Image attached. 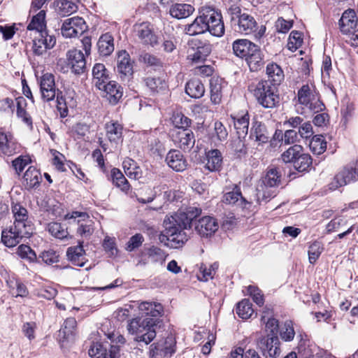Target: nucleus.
<instances>
[{
  "mask_svg": "<svg viewBox=\"0 0 358 358\" xmlns=\"http://www.w3.org/2000/svg\"><path fill=\"white\" fill-rule=\"evenodd\" d=\"M201 213V208L189 206L166 217L163 236L166 238L171 247L178 248L187 241L188 236L185 230L191 228L192 221Z\"/></svg>",
  "mask_w": 358,
  "mask_h": 358,
  "instance_id": "1",
  "label": "nucleus"
},
{
  "mask_svg": "<svg viewBox=\"0 0 358 358\" xmlns=\"http://www.w3.org/2000/svg\"><path fill=\"white\" fill-rule=\"evenodd\" d=\"M12 212L15 218L13 226L8 231L3 230L1 241L7 247H14L24 237H29L33 233V227L28 219V212L19 203L12 206Z\"/></svg>",
  "mask_w": 358,
  "mask_h": 358,
  "instance_id": "2",
  "label": "nucleus"
},
{
  "mask_svg": "<svg viewBox=\"0 0 358 358\" xmlns=\"http://www.w3.org/2000/svg\"><path fill=\"white\" fill-rule=\"evenodd\" d=\"M162 325V320L138 316L128 320L127 329L129 334L135 335L136 341L148 345L155 339L157 329Z\"/></svg>",
  "mask_w": 358,
  "mask_h": 358,
  "instance_id": "3",
  "label": "nucleus"
},
{
  "mask_svg": "<svg viewBox=\"0 0 358 358\" xmlns=\"http://www.w3.org/2000/svg\"><path fill=\"white\" fill-rule=\"evenodd\" d=\"M230 22L235 31L242 34H250L255 31L257 23L254 17L248 13L243 12L237 5H231L227 10Z\"/></svg>",
  "mask_w": 358,
  "mask_h": 358,
  "instance_id": "4",
  "label": "nucleus"
},
{
  "mask_svg": "<svg viewBox=\"0 0 358 358\" xmlns=\"http://www.w3.org/2000/svg\"><path fill=\"white\" fill-rule=\"evenodd\" d=\"M257 103L264 108H274L279 105L280 97L275 87L268 81L260 80L251 89Z\"/></svg>",
  "mask_w": 358,
  "mask_h": 358,
  "instance_id": "5",
  "label": "nucleus"
},
{
  "mask_svg": "<svg viewBox=\"0 0 358 358\" xmlns=\"http://www.w3.org/2000/svg\"><path fill=\"white\" fill-rule=\"evenodd\" d=\"M298 101L313 113H319L324 109V103L320 100L319 94L314 85L306 84L299 90Z\"/></svg>",
  "mask_w": 358,
  "mask_h": 358,
  "instance_id": "6",
  "label": "nucleus"
},
{
  "mask_svg": "<svg viewBox=\"0 0 358 358\" xmlns=\"http://www.w3.org/2000/svg\"><path fill=\"white\" fill-rule=\"evenodd\" d=\"M357 180H358V162L354 165L347 166L341 169L329 183V189L334 190Z\"/></svg>",
  "mask_w": 358,
  "mask_h": 358,
  "instance_id": "7",
  "label": "nucleus"
},
{
  "mask_svg": "<svg viewBox=\"0 0 358 358\" xmlns=\"http://www.w3.org/2000/svg\"><path fill=\"white\" fill-rule=\"evenodd\" d=\"M87 29V25L84 19L76 16L64 21L61 32L65 38H75L82 35Z\"/></svg>",
  "mask_w": 358,
  "mask_h": 358,
  "instance_id": "8",
  "label": "nucleus"
},
{
  "mask_svg": "<svg viewBox=\"0 0 358 358\" xmlns=\"http://www.w3.org/2000/svg\"><path fill=\"white\" fill-rule=\"evenodd\" d=\"M170 136L174 144L183 150H189L194 145V135L190 128H173Z\"/></svg>",
  "mask_w": 358,
  "mask_h": 358,
  "instance_id": "9",
  "label": "nucleus"
},
{
  "mask_svg": "<svg viewBox=\"0 0 358 358\" xmlns=\"http://www.w3.org/2000/svg\"><path fill=\"white\" fill-rule=\"evenodd\" d=\"M134 32L144 45L155 47L159 44V38L155 32L154 27L149 22L136 24L134 26Z\"/></svg>",
  "mask_w": 358,
  "mask_h": 358,
  "instance_id": "10",
  "label": "nucleus"
},
{
  "mask_svg": "<svg viewBox=\"0 0 358 358\" xmlns=\"http://www.w3.org/2000/svg\"><path fill=\"white\" fill-rule=\"evenodd\" d=\"M207 16V31L210 34L217 37H221L224 34V25L222 21V14L215 8L208 7Z\"/></svg>",
  "mask_w": 358,
  "mask_h": 358,
  "instance_id": "11",
  "label": "nucleus"
},
{
  "mask_svg": "<svg viewBox=\"0 0 358 358\" xmlns=\"http://www.w3.org/2000/svg\"><path fill=\"white\" fill-rule=\"evenodd\" d=\"M56 43L55 36L48 34V31H42L33 40L32 51L34 55L43 56L48 50L52 49Z\"/></svg>",
  "mask_w": 358,
  "mask_h": 358,
  "instance_id": "12",
  "label": "nucleus"
},
{
  "mask_svg": "<svg viewBox=\"0 0 358 358\" xmlns=\"http://www.w3.org/2000/svg\"><path fill=\"white\" fill-rule=\"evenodd\" d=\"M257 347L266 357H276L280 354L279 338L275 335L262 337L257 342Z\"/></svg>",
  "mask_w": 358,
  "mask_h": 358,
  "instance_id": "13",
  "label": "nucleus"
},
{
  "mask_svg": "<svg viewBox=\"0 0 358 358\" xmlns=\"http://www.w3.org/2000/svg\"><path fill=\"white\" fill-rule=\"evenodd\" d=\"M88 353L92 358H118L120 356L118 346L100 343H93Z\"/></svg>",
  "mask_w": 358,
  "mask_h": 358,
  "instance_id": "14",
  "label": "nucleus"
},
{
  "mask_svg": "<svg viewBox=\"0 0 358 358\" xmlns=\"http://www.w3.org/2000/svg\"><path fill=\"white\" fill-rule=\"evenodd\" d=\"M68 66L75 74H81L86 69V60L81 50L72 49L66 52Z\"/></svg>",
  "mask_w": 358,
  "mask_h": 358,
  "instance_id": "15",
  "label": "nucleus"
},
{
  "mask_svg": "<svg viewBox=\"0 0 358 358\" xmlns=\"http://www.w3.org/2000/svg\"><path fill=\"white\" fill-rule=\"evenodd\" d=\"M20 149V145L10 133L0 131V157H10L16 154Z\"/></svg>",
  "mask_w": 358,
  "mask_h": 358,
  "instance_id": "16",
  "label": "nucleus"
},
{
  "mask_svg": "<svg viewBox=\"0 0 358 358\" xmlns=\"http://www.w3.org/2000/svg\"><path fill=\"white\" fill-rule=\"evenodd\" d=\"M41 98L45 101H50L56 96L55 76L52 73L43 74L40 80Z\"/></svg>",
  "mask_w": 358,
  "mask_h": 358,
  "instance_id": "17",
  "label": "nucleus"
},
{
  "mask_svg": "<svg viewBox=\"0 0 358 358\" xmlns=\"http://www.w3.org/2000/svg\"><path fill=\"white\" fill-rule=\"evenodd\" d=\"M218 228V222L210 216H204L195 224V230L201 237L211 236L217 231Z\"/></svg>",
  "mask_w": 358,
  "mask_h": 358,
  "instance_id": "18",
  "label": "nucleus"
},
{
  "mask_svg": "<svg viewBox=\"0 0 358 358\" xmlns=\"http://www.w3.org/2000/svg\"><path fill=\"white\" fill-rule=\"evenodd\" d=\"M208 7H203L199 10V15L197 16L195 20L189 24H187L185 31V33L189 36H195L205 33L208 27L207 24V16L206 14L208 11Z\"/></svg>",
  "mask_w": 358,
  "mask_h": 358,
  "instance_id": "19",
  "label": "nucleus"
},
{
  "mask_svg": "<svg viewBox=\"0 0 358 358\" xmlns=\"http://www.w3.org/2000/svg\"><path fill=\"white\" fill-rule=\"evenodd\" d=\"M98 89L103 92V96L112 105L117 104L123 95L122 87L115 81L108 80Z\"/></svg>",
  "mask_w": 358,
  "mask_h": 358,
  "instance_id": "20",
  "label": "nucleus"
},
{
  "mask_svg": "<svg viewBox=\"0 0 358 358\" xmlns=\"http://www.w3.org/2000/svg\"><path fill=\"white\" fill-rule=\"evenodd\" d=\"M140 317L143 318H156L157 320H162L160 317L162 315L164 309L159 303L143 301L138 306Z\"/></svg>",
  "mask_w": 358,
  "mask_h": 358,
  "instance_id": "21",
  "label": "nucleus"
},
{
  "mask_svg": "<svg viewBox=\"0 0 358 358\" xmlns=\"http://www.w3.org/2000/svg\"><path fill=\"white\" fill-rule=\"evenodd\" d=\"M165 162L173 171L182 172L187 167V162L182 152L178 150H171L166 154Z\"/></svg>",
  "mask_w": 358,
  "mask_h": 358,
  "instance_id": "22",
  "label": "nucleus"
},
{
  "mask_svg": "<svg viewBox=\"0 0 358 358\" xmlns=\"http://www.w3.org/2000/svg\"><path fill=\"white\" fill-rule=\"evenodd\" d=\"M83 243V241H80L78 245L71 246L67 249L68 259L75 266H83L87 261Z\"/></svg>",
  "mask_w": 358,
  "mask_h": 358,
  "instance_id": "23",
  "label": "nucleus"
},
{
  "mask_svg": "<svg viewBox=\"0 0 358 358\" xmlns=\"http://www.w3.org/2000/svg\"><path fill=\"white\" fill-rule=\"evenodd\" d=\"M77 322L73 317L67 318L59 331V340L60 342H69L74 340L76 331Z\"/></svg>",
  "mask_w": 358,
  "mask_h": 358,
  "instance_id": "24",
  "label": "nucleus"
},
{
  "mask_svg": "<svg viewBox=\"0 0 358 358\" xmlns=\"http://www.w3.org/2000/svg\"><path fill=\"white\" fill-rule=\"evenodd\" d=\"M223 157L217 149H213L206 152L205 168L211 172L220 171L222 166Z\"/></svg>",
  "mask_w": 358,
  "mask_h": 358,
  "instance_id": "25",
  "label": "nucleus"
},
{
  "mask_svg": "<svg viewBox=\"0 0 358 358\" xmlns=\"http://www.w3.org/2000/svg\"><path fill=\"white\" fill-rule=\"evenodd\" d=\"M117 71L121 77L129 76L133 73V65L130 56L125 50H121L117 54Z\"/></svg>",
  "mask_w": 358,
  "mask_h": 358,
  "instance_id": "26",
  "label": "nucleus"
},
{
  "mask_svg": "<svg viewBox=\"0 0 358 358\" xmlns=\"http://www.w3.org/2000/svg\"><path fill=\"white\" fill-rule=\"evenodd\" d=\"M357 24V17L356 13L351 9L345 10L339 20L340 29L343 34L346 35L355 29Z\"/></svg>",
  "mask_w": 358,
  "mask_h": 358,
  "instance_id": "27",
  "label": "nucleus"
},
{
  "mask_svg": "<svg viewBox=\"0 0 358 358\" xmlns=\"http://www.w3.org/2000/svg\"><path fill=\"white\" fill-rule=\"evenodd\" d=\"M224 201L229 204H236L243 208H248L251 201L242 196L238 186L235 185L231 192H227L224 196Z\"/></svg>",
  "mask_w": 358,
  "mask_h": 358,
  "instance_id": "28",
  "label": "nucleus"
},
{
  "mask_svg": "<svg viewBox=\"0 0 358 358\" xmlns=\"http://www.w3.org/2000/svg\"><path fill=\"white\" fill-rule=\"evenodd\" d=\"M23 179L25 187L30 189L39 186L42 176L39 170L34 166H29L25 171Z\"/></svg>",
  "mask_w": 358,
  "mask_h": 358,
  "instance_id": "29",
  "label": "nucleus"
},
{
  "mask_svg": "<svg viewBox=\"0 0 358 358\" xmlns=\"http://www.w3.org/2000/svg\"><path fill=\"white\" fill-rule=\"evenodd\" d=\"M165 189V185H159L152 188L150 187H144L141 189L140 196H137V200L141 203H150Z\"/></svg>",
  "mask_w": 358,
  "mask_h": 358,
  "instance_id": "30",
  "label": "nucleus"
},
{
  "mask_svg": "<svg viewBox=\"0 0 358 358\" xmlns=\"http://www.w3.org/2000/svg\"><path fill=\"white\" fill-rule=\"evenodd\" d=\"M194 11V8L188 3H175L170 9V15L176 19H185L190 16Z\"/></svg>",
  "mask_w": 358,
  "mask_h": 358,
  "instance_id": "31",
  "label": "nucleus"
},
{
  "mask_svg": "<svg viewBox=\"0 0 358 358\" xmlns=\"http://www.w3.org/2000/svg\"><path fill=\"white\" fill-rule=\"evenodd\" d=\"M266 74L268 78L267 81H268L271 86L275 87V85H280L284 79V73L282 69L275 63L267 65Z\"/></svg>",
  "mask_w": 358,
  "mask_h": 358,
  "instance_id": "32",
  "label": "nucleus"
},
{
  "mask_svg": "<svg viewBox=\"0 0 358 358\" xmlns=\"http://www.w3.org/2000/svg\"><path fill=\"white\" fill-rule=\"evenodd\" d=\"M99 52L102 56H108L114 50V39L108 33L103 34L97 42Z\"/></svg>",
  "mask_w": 358,
  "mask_h": 358,
  "instance_id": "33",
  "label": "nucleus"
},
{
  "mask_svg": "<svg viewBox=\"0 0 358 358\" xmlns=\"http://www.w3.org/2000/svg\"><path fill=\"white\" fill-rule=\"evenodd\" d=\"M250 137L259 143L268 142L269 136L266 126L261 122H255L251 128Z\"/></svg>",
  "mask_w": 358,
  "mask_h": 358,
  "instance_id": "34",
  "label": "nucleus"
},
{
  "mask_svg": "<svg viewBox=\"0 0 358 358\" xmlns=\"http://www.w3.org/2000/svg\"><path fill=\"white\" fill-rule=\"evenodd\" d=\"M93 83L96 88L109 80L107 70L103 64L97 63L92 69Z\"/></svg>",
  "mask_w": 358,
  "mask_h": 358,
  "instance_id": "35",
  "label": "nucleus"
},
{
  "mask_svg": "<svg viewBox=\"0 0 358 358\" xmlns=\"http://www.w3.org/2000/svg\"><path fill=\"white\" fill-rule=\"evenodd\" d=\"M186 93L192 98L199 99L203 96L205 88L199 79H191L185 86Z\"/></svg>",
  "mask_w": 358,
  "mask_h": 358,
  "instance_id": "36",
  "label": "nucleus"
},
{
  "mask_svg": "<svg viewBox=\"0 0 358 358\" xmlns=\"http://www.w3.org/2000/svg\"><path fill=\"white\" fill-rule=\"evenodd\" d=\"M250 117L248 113L234 117V125L240 138H244L248 132Z\"/></svg>",
  "mask_w": 358,
  "mask_h": 358,
  "instance_id": "37",
  "label": "nucleus"
},
{
  "mask_svg": "<svg viewBox=\"0 0 358 358\" xmlns=\"http://www.w3.org/2000/svg\"><path fill=\"white\" fill-rule=\"evenodd\" d=\"M282 173L278 168L269 169L264 178H263V184L269 187H275L281 183Z\"/></svg>",
  "mask_w": 358,
  "mask_h": 358,
  "instance_id": "38",
  "label": "nucleus"
},
{
  "mask_svg": "<svg viewBox=\"0 0 358 358\" xmlns=\"http://www.w3.org/2000/svg\"><path fill=\"white\" fill-rule=\"evenodd\" d=\"M45 19V12L42 10L32 17L30 23L27 26V29L36 30L38 32V34H42V31H47Z\"/></svg>",
  "mask_w": 358,
  "mask_h": 358,
  "instance_id": "39",
  "label": "nucleus"
},
{
  "mask_svg": "<svg viewBox=\"0 0 358 358\" xmlns=\"http://www.w3.org/2000/svg\"><path fill=\"white\" fill-rule=\"evenodd\" d=\"M106 136L110 142L116 143L122 137V127L117 122L111 121L106 124Z\"/></svg>",
  "mask_w": 358,
  "mask_h": 358,
  "instance_id": "40",
  "label": "nucleus"
},
{
  "mask_svg": "<svg viewBox=\"0 0 358 358\" xmlns=\"http://www.w3.org/2000/svg\"><path fill=\"white\" fill-rule=\"evenodd\" d=\"M210 99L214 103H219L221 101L223 85L222 80L213 78L210 80Z\"/></svg>",
  "mask_w": 358,
  "mask_h": 358,
  "instance_id": "41",
  "label": "nucleus"
},
{
  "mask_svg": "<svg viewBox=\"0 0 358 358\" xmlns=\"http://www.w3.org/2000/svg\"><path fill=\"white\" fill-rule=\"evenodd\" d=\"M303 151L301 145L295 144L282 152L281 159L285 163L294 164Z\"/></svg>",
  "mask_w": 358,
  "mask_h": 358,
  "instance_id": "42",
  "label": "nucleus"
},
{
  "mask_svg": "<svg viewBox=\"0 0 358 358\" xmlns=\"http://www.w3.org/2000/svg\"><path fill=\"white\" fill-rule=\"evenodd\" d=\"M111 178L113 183L123 192H127L129 189V184L123 175V173L117 169L111 170Z\"/></svg>",
  "mask_w": 358,
  "mask_h": 358,
  "instance_id": "43",
  "label": "nucleus"
},
{
  "mask_svg": "<svg viewBox=\"0 0 358 358\" xmlns=\"http://www.w3.org/2000/svg\"><path fill=\"white\" fill-rule=\"evenodd\" d=\"M310 150L313 154H322L327 149V142L322 135L314 136L309 143Z\"/></svg>",
  "mask_w": 358,
  "mask_h": 358,
  "instance_id": "44",
  "label": "nucleus"
},
{
  "mask_svg": "<svg viewBox=\"0 0 358 358\" xmlns=\"http://www.w3.org/2000/svg\"><path fill=\"white\" fill-rule=\"evenodd\" d=\"M236 312L242 319H248L252 316L254 310L250 301L245 299L237 304Z\"/></svg>",
  "mask_w": 358,
  "mask_h": 358,
  "instance_id": "45",
  "label": "nucleus"
},
{
  "mask_svg": "<svg viewBox=\"0 0 358 358\" xmlns=\"http://www.w3.org/2000/svg\"><path fill=\"white\" fill-rule=\"evenodd\" d=\"M252 45V42L247 39L236 40L232 44L234 53L241 58L246 56L247 51Z\"/></svg>",
  "mask_w": 358,
  "mask_h": 358,
  "instance_id": "46",
  "label": "nucleus"
},
{
  "mask_svg": "<svg viewBox=\"0 0 358 358\" xmlns=\"http://www.w3.org/2000/svg\"><path fill=\"white\" fill-rule=\"evenodd\" d=\"M211 52V48L210 45H204L199 46L192 54H189L188 57L195 63L203 62L206 59V57L209 55Z\"/></svg>",
  "mask_w": 358,
  "mask_h": 358,
  "instance_id": "47",
  "label": "nucleus"
},
{
  "mask_svg": "<svg viewBox=\"0 0 358 358\" xmlns=\"http://www.w3.org/2000/svg\"><path fill=\"white\" fill-rule=\"evenodd\" d=\"M312 164V158L310 155L302 152L298 157L293 166L299 172L306 171Z\"/></svg>",
  "mask_w": 358,
  "mask_h": 358,
  "instance_id": "48",
  "label": "nucleus"
},
{
  "mask_svg": "<svg viewBox=\"0 0 358 358\" xmlns=\"http://www.w3.org/2000/svg\"><path fill=\"white\" fill-rule=\"evenodd\" d=\"M268 186L263 184L257 189L256 196L257 202L267 201L276 195L275 190L271 189Z\"/></svg>",
  "mask_w": 358,
  "mask_h": 358,
  "instance_id": "49",
  "label": "nucleus"
},
{
  "mask_svg": "<svg viewBox=\"0 0 358 358\" xmlns=\"http://www.w3.org/2000/svg\"><path fill=\"white\" fill-rule=\"evenodd\" d=\"M145 84L154 92H159L167 87L165 81L160 78L148 77L145 79Z\"/></svg>",
  "mask_w": 358,
  "mask_h": 358,
  "instance_id": "50",
  "label": "nucleus"
},
{
  "mask_svg": "<svg viewBox=\"0 0 358 358\" xmlns=\"http://www.w3.org/2000/svg\"><path fill=\"white\" fill-rule=\"evenodd\" d=\"M147 255L150 262L162 264L166 259L165 252L157 247L152 246L148 249Z\"/></svg>",
  "mask_w": 358,
  "mask_h": 358,
  "instance_id": "51",
  "label": "nucleus"
},
{
  "mask_svg": "<svg viewBox=\"0 0 358 358\" xmlns=\"http://www.w3.org/2000/svg\"><path fill=\"white\" fill-rule=\"evenodd\" d=\"M17 254L23 259L29 262H34L36 260V254L27 245L22 244L17 249Z\"/></svg>",
  "mask_w": 358,
  "mask_h": 358,
  "instance_id": "52",
  "label": "nucleus"
},
{
  "mask_svg": "<svg viewBox=\"0 0 358 358\" xmlns=\"http://www.w3.org/2000/svg\"><path fill=\"white\" fill-rule=\"evenodd\" d=\"M174 128L187 129L191 124V120L181 113H175L171 117Z\"/></svg>",
  "mask_w": 358,
  "mask_h": 358,
  "instance_id": "53",
  "label": "nucleus"
},
{
  "mask_svg": "<svg viewBox=\"0 0 358 358\" xmlns=\"http://www.w3.org/2000/svg\"><path fill=\"white\" fill-rule=\"evenodd\" d=\"M323 249L322 243L319 241H315L309 246L308 259L310 264H313L316 262Z\"/></svg>",
  "mask_w": 358,
  "mask_h": 358,
  "instance_id": "54",
  "label": "nucleus"
},
{
  "mask_svg": "<svg viewBox=\"0 0 358 358\" xmlns=\"http://www.w3.org/2000/svg\"><path fill=\"white\" fill-rule=\"evenodd\" d=\"M246 61L251 71H257L264 65V58L261 50L251 55Z\"/></svg>",
  "mask_w": 358,
  "mask_h": 358,
  "instance_id": "55",
  "label": "nucleus"
},
{
  "mask_svg": "<svg viewBox=\"0 0 358 358\" xmlns=\"http://www.w3.org/2000/svg\"><path fill=\"white\" fill-rule=\"evenodd\" d=\"M49 232L55 238L64 239L67 237L69 233L66 229L58 222H52L48 224Z\"/></svg>",
  "mask_w": 358,
  "mask_h": 358,
  "instance_id": "56",
  "label": "nucleus"
},
{
  "mask_svg": "<svg viewBox=\"0 0 358 358\" xmlns=\"http://www.w3.org/2000/svg\"><path fill=\"white\" fill-rule=\"evenodd\" d=\"M280 336L285 341H291L294 339L295 331L292 321H286L280 331Z\"/></svg>",
  "mask_w": 358,
  "mask_h": 358,
  "instance_id": "57",
  "label": "nucleus"
},
{
  "mask_svg": "<svg viewBox=\"0 0 358 358\" xmlns=\"http://www.w3.org/2000/svg\"><path fill=\"white\" fill-rule=\"evenodd\" d=\"M301 43L302 38L301 33L296 31H292L289 37L288 48L292 51L296 50L301 46Z\"/></svg>",
  "mask_w": 358,
  "mask_h": 358,
  "instance_id": "58",
  "label": "nucleus"
},
{
  "mask_svg": "<svg viewBox=\"0 0 358 358\" xmlns=\"http://www.w3.org/2000/svg\"><path fill=\"white\" fill-rule=\"evenodd\" d=\"M347 223L345 219L341 217H336L331 220L326 227V230L328 234L339 230L342 227L345 226Z\"/></svg>",
  "mask_w": 358,
  "mask_h": 358,
  "instance_id": "59",
  "label": "nucleus"
},
{
  "mask_svg": "<svg viewBox=\"0 0 358 358\" xmlns=\"http://www.w3.org/2000/svg\"><path fill=\"white\" fill-rule=\"evenodd\" d=\"M248 292L250 296H252L254 302H255L259 306H263L264 303V295L258 287L250 285L248 287Z\"/></svg>",
  "mask_w": 358,
  "mask_h": 358,
  "instance_id": "60",
  "label": "nucleus"
},
{
  "mask_svg": "<svg viewBox=\"0 0 358 358\" xmlns=\"http://www.w3.org/2000/svg\"><path fill=\"white\" fill-rule=\"evenodd\" d=\"M31 162L28 156H20L12 162L13 166L18 175L24 170V167Z\"/></svg>",
  "mask_w": 358,
  "mask_h": 358,
  "instance_id": "61",
  "label": "nucleus"
},
{
  "mask_svg": "<svg viewBox=\"0 0 358 358\" xmlns=\"http://www.w3.org/2000/svg\"><path fill=\"white\" fill-rule=\"evenodd\" d=\"M59 10L63 15H70L71 14L76 12L78 10V6L71 1L65 0L61 3Z\"/></svg>",
  "mask_w": 358,
  "mask_h": 358,
  "instance_id": "62",
  "label": "nucleus"
},
{
  "mask_svg": "<svg viewBox=\"0 0 358 358\" xmlns=\"http://www.w3.org/2000/svg\"><path fill=\"white\" fill-rule=\"evenodd\" d=\"M94 232V227L91 220L79 224L77 234L83 237H90Z\"/></svg>",
  "mask_w": 358,
  "mask_h": 358,
  "instance_id": "63",
  "label": "nucleus"
},
{
  "mask_svg": "<svg viewBox=\"0 0 358 358\" xmlns=\"http://www.w3.org/2000/svg\"><path fill=\"white\" fill-rule=\"evenodd\" d=\"M144 241L143 236L140 234H136L131 236L127 243L126 249L128 251H132L139 248Z\"/></svg>",
  "mask_w": 358,
  "mask_h": 358,
  "instance_id": "64",
  "label": "nucleus"
}]
</instances>
